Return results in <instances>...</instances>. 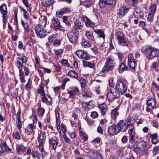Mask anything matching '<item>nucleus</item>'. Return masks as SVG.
Segmentation results:
<instances>
[{
    "instance_id": "f257e3e1",
    "label": "nucleus",
    "mask_w": 159,
    "mask_h": 159,
    "mask_svg": "<svg viewBox=\"0 0 159 159\" xmlns=\"http://www.w3.org/2000/svg\"><path fill=\"white\" fill-rule=\"evenodd\" d=\"M127 87L125 83L122 80H118L115 87H112L109 90L107 98L109 101H112L114 99L123 95L127 91Z\"/></svg>"
},
{
    "instance_id": "f03ea898",
    "label": "nucleus",
    "mask_w": 159,
    "mask_h": 159,
    "mask_svg": "<svg viewBox=\"0 0 159 159\" xmlns=\"http://www.w3.org/2000/svg\"><path fill=\"white\" fill-rule=\"evenodd\" d=\"M27 62L26 57L23 56L22 57H19L16 58L15 61L16 66L19 70L20 77L24 76V73L22 71L23 67V64Z\"/></svg>"
},
{
    "instance_id": "7ed1b4c3",
    "label": "nucleus",
    "mask_w": 159,
    "mask_h": 159,
    "mask_svg": "<svg viewBox=\"0 0 159 159\" xmlns=\"http://www.w3.org/2000/svg\"><path fill=\"white\" fill-rule=\"evenodd\" d=\"M116 2V0H100L99 4L100 7L110 10L115 6Z\"/></svg>"
},
{
    "instance_id": "20e7f679",
    "label": "nucleus",
    "mask_w": 159,
    "mask_h": 159,
    "mask_svg": "<svg viewBox=\"0 0 159 159\" xmlns=\"http://www.w3.org/2000/svg\"><path fill=\"white\" fill-rule=\"evenodd\" d=\"M115 62L113 58L109 57L107 59L105 65L103 67L101 71L102 73H107L110 70H112L115 65Z\"/></svg>"
},
{
    "instance_id": "39448f33",
    "label": "nucleus",
    "mask_w": 159,
    "mask_h": 159,
    "mask_svg": "<svg viewBox=\"0 0 159 159\" xmlns=\"http://www.w3.org/2000/svg\"><path fill=\"white\" fill-rule=\"evenodd\" d=\"M115 36L118 40V44L121 46L128 47V43L125 39V36L120 31H118L116 32Z\"/></svg>"
},
{
    "instance_id": "423d86ee",
    "label": "nucleus",
    "mask_w": 159,
    "mask_h": 159,
    "mask_svg": "<svg viewBox=\"0 0 159 159\" xmlns=\"http://www.w3.org/2000/svg\"><path fill=\"white\" fill-rule=\"evenodd\" d=\"M46 153L43 148V151H41L39 149L37 148H34L32 151L31 155L34 159H43V154L45 155Z\"/></svg>"
},
{
    "instance_id": "0eeeda50",
    "label": "nucleus",
    "mask_w": 159,
    "mask_h": 159,
    "mask_svg": "<svg viewBox=\"0 0 159 159\" xmlns=\"http://www.w3.org/2000/svg\"><path fill=\"white\" fill-rule=\"evenodd\" d=\"M35 31L37 36L39 38H44L47 34V32L43 25L39 24L37 25L35 28Z\"/></svg>"
},
{
    "instance_id": "6e6552de",
    "label": "nucleus",
    "mask_w": 159,
    "mask_h": 159,
    "mask_svg": "<svg viewBox=\"0 0 159 159\" xmlns=\"http://www.w3.org/2000/svg\"><path fill=\"white\" fill-rule=\"evenodd\" d=\"M46 138L45 133L40 131V134H39L38 137V140L39 143V148L41 151H43V148L45 142Z\"/></svg>"
},
{
    "instance_id": "1a4fd4ad",
    "label": "nucleus",
    "mask_w": 159,
    "mask_h": 159,
    "mask_svg": "<svg viewBox=\"0 0 159 159\" xmlns=\"http://www.w3.org/2000/svg\"><path fill=\"white\" fill-rule=\"evenodd\" d=\"M49 143L50 147L55 150L58 144L59 139L57 137L54 135L49 138Z\"/></svg>"
},
{
    "instance_id": "9d476101",
    "label": "nucleus",
    "mask_w": 159,
    "mask_h": 159,
    "mask_svg": "<svg viewBox=\"0 0 159 159\" xmlns=\"http://www.w3.org/2000/svg\"><path fill=\"white\" fill-rule=\"evenodd\" d=\"M76 55L80 59L88 60L90 58V57L88 52L83 50L80 49L76 52Z\"/></svg>"
},
{
    "instance_id": "9b49d317",
    "label": "nucleus",
    "mask_w": 159,
    "mask_h": 159,
    "mask_svg": "<svg viewBox=\"0 0 159 159\" xmlns=\"http://www.w3.org/2000/svg\"><path fill=\"white\" fill-rule=\"evenodd\" d=\"M51 26L53 28L58 30L63 31L65 30L64 27L61 25L60 22L57 19L54 18L52 19Z\"/></svg>"
},
{
    "instance_id": "f8f14e48",
    "label": "nucleus",
    "mask_w": 159,
    "mask_h": 159,
    "mask_svg": "<svg viewBox=\"0 0 159 159\" xmlns=\"http://www.w3.org/2000/svg\"><path fill=\"white\" fill-rule=\"evenodd\" d=\"M67 36L70 42L75 44L77 43L78 37V34H76L73 31L69 32L67 34Z\"/></svg>"
},
{
    "instance_id": "ddd939ff",
    "label": "nucleus",
    "mask_w": 159,
    "mask_h": 159,
    "mask_svg": "<svg viewBox=\"0 0 159 159\" xmlns=\"http://www.w3.org/2000/svg\"><path fill=\"white\" fill-rule=\"evenodd\" d=\"M147 107L146 109V111L148 112H150L151 110L154 108L156 105L155 99L152 98L148 99L147 102Z\"/></svg>"
},
{
    "instance_id": "4468645a",
    "label": "nucleus",
    "mask_w": 159,
    "mask_h": 159,
    "mask_svg": "<svg viewBox=\"0 0 159 159\" xmlns=\"http://www.w3.org/2000/svg\"><path fill=\"white\" fill-rule=\"evenodd\" d=\"M116 126L119 131H121L122 132H125L128 128L125 122L123 120L119 121L116 125Z\"/></svg>"
},
{
    "instance_id": "2eb2a0df",
    "label": "nucleus",
    "mask_w": 159,
    "mask_h": 159,
    "mask_svg": "<svg viewBox=\"0 0 159 159\" xmlns=\"http://www.w3.org/2000/svg\"><path fill=\"white\" fill-rule=\"evenodd\" d=\"M159 55V50L155 48L152 47L147 58L148 59L153 58L157 57Z\"/></svg>"
},
{
    "instance_id": "dca6fc26",
    "label": "nucleus",
    "mask_w": 159,
    "mask_h": 159,
    "mask_svg": "<svg viewBox=\"0 0 159 159\" xmlns=\"http://www.w3.org/2000/svg\"><path fill=\"white\" fill-rule=\"evenodd\" d=\"M67 93L69 94L70 98H73L79 93V91L77 87H72L68 90Z\"/></svg>"
},
{
    "instance_id": "f3484780",
    "label": "nucleus",
    "mask_w": 159,
    "mask_h": 159,
    "mask_svg": "<svg viewBox=\"0 0 159 159\" xmlns=\"http://www.w3.org/2000/svg\"><path fill=\"white\" fill-rule=\"evenodd\" d=\"M34 122L29 124L25 128V131L26 133L28 135H34Z\"/></svg>"
},
{
    "instance_id": "a211bd4d",
    "label": "nucleus",
    "mask_w": 159,
    "mask_h": 159,
    "mask_svg": "<svg viewBox=\"0 0 159 159\" xmlns=\"http://www.w3.org/2000/svg\"><path fill=\"white\" fill-rule=\"evenodd\" d=\"M108 132L110 135L113 136L117 134L119 131L117 128L116 125L110 126L108 128Z\"/></svg>"
},
{
    "instance_id": "6ab92c4d",
    "label": "nucleus",
    "mask_w": 159,
    "mask_h": 159,
    "mask_svg": "<svg viewBox=\"0 0 159 159\" xmlns=\"http://www.w3.org/2000/svg\"><path fill=\"white\" fill-rule=\"evenodd\" d=\"M93 31L86 30L85 32V37L89 42L94 41V37L93 36Z\"/></svg>"
},
{
    "instance_id": "aec40b11",
    "label": "nucleus",
    "mask_w": 159,
    "mask_h": 159,
    "mask_svg": "<svg viewBox=\"0 0 159 159\" xmlns=\"http://www.w3.org/2000/svg\"><path fill=\"white\" fill-rule=\"evenodd\" d=\"M26 150V148L22 144H18L16 146V151L19 154H22Z\"/></svg>"
},
{
    "instance_id": "412c9836",
    "label": "nucleus",
    "mask_w": 159,
    "mask_h": 159,
    "mask_svg": "<svg viewBox=\"0 0 159 159\" xmlns=\"http://www.w3.org/2000/svg\"><path fill=\"white\" fill-rule=\"evenodd\" d=\"M0 148H1L0 151V155H2L7 150L6 143L1 139H0Z\"/></svg>"
},
{
    "instance_id": "4be33fe9",
    "label": "nucleus",
    "mask_w": 159,
    "mask_h": 159,
    "mask_svg": "<svg viewBox=\"0 0 159 159\" xmlns=\"http://www.w3.org/2000/svg\"><path fill=\"white\" fill-rule=\"evenodd\" d=\"M83 23L82 21H80L78 20H76L74 22V28L75 30H81L83 26Z\"/></svg>"
},
{
    "instance_id": "5701e85b",
    "label": "nucleus",
    "mask_w": 159,
    "mask_h": 159,
    "mask_svg": "<svg viewBox=\"0 0 159 159\" xmlns=\"http://www.w3.org/2000/svg\"><path fill=\"white\" fill-rule=\"evenodd\" d=\"M83 20L87 27H93L94 25V23L89 18L86 16H85L83 18Z\"/></svg>"
},
{
    "instance_id": "b1692460",
    "label": "nucleus",
    "mask_w": 159,
    "mask_h": 159,
    "mask_svg": "<svg viewBox=\"0 0 159 159\" xmlns=\"http://www.w3.org/2000/svg\"><path fill=\"white\" fill-rule=\"evenodd\" d=\"M129 11V8L126 7H122L119 9L118 14L121 17H123Z\"/></svg>"
},
{
    "instance_id": "393cba45",
    "label": "nucleus",
    "mask_w": 159,
    "mask_h": 159,
    "mask_svg": "<svg viewBox=\"0 0 159 159\" xmlns=\"http://www.w3.org/2000/svg\"><path fill=\"white\" fill-rule=\"evenodd\" d=\"M118 69L119 73H122L124 71L127 70L128 67L125 63L122 62L119 65Z\"/></svg>"
},
{
    "instance_id": "a878e982",
    "label": "nucleus",
    "mask_w": 159,
    "mask_h": 159,
    "mask_svg": "<svg viewBox=\"0 0 159 159\" xmlns=\"http://www.w3.org/2000/svg\"><path fill=\"white\" fill-rule=\"evenodd\" d=\"M138 149L142 151H144L147 149L146 143L143 142H138Z\"/></svg>"
},
{
    "instance_id": "bb28decb",
    "label": "nucleus",
    "mask_w": 159,
    "mask_h": 159,
    "mask_svg": "<svg viewBox=\"0 0 159 159\" xmlns=\"http://www.w3.org/2000/svg\"><path fill=\"white\" fill-rule=\"evenodd\" d=\"M98 107L100 109L101 114L102 115H105L107 108L106 105L105 103H102L99 105Z\"/></svg>"
},
{
    "instance_id": "cd10ccee",
    "label": "nucleus",
    "mask_w": 159,
    "mask_h": 159,
    "mask_svg": "<svg viewBox=\"0 0 159 159\" xmlns=\"http://www.w3.org/2000/svg\"><path fill=\"white\" fill-rule=\"evenodd\" d=\"M0 11L1 13L4 16V17H5L6 15H7V6L4 3L1 5L0 6Z\"/></svg>"
},
{
    "instance_id": "c85d7f7f",
    "label": "nucleus",
    "mask_w": 159,
    "mask_h": 159,
    "mask_svg": "<svg viewBox=\"0 0 159 159\" xmlns=\"http://www.w3.org/2000/svg\"><path fill=\"white\" fill-rule=\"evenodd\" d=\"M119 109V107H117L112 111L111 113V116L112 119L115 120L119 115V113L117 111Z\"/></svg>"
},
{
    "instance_id": "c756f323",
    "label": "nucleus",
    "mask_w": 159,
    "mask_h": 159,
    "mask_svg": "<svg viewBox=\"0 0 159 159\" xmlns=\"http://www.w3.org/2000/svg\"><path fill=\"white\" fill-rule=\"evenodd\" d=\"M67 75L70 77H72L74 78L77 79L79 81V79H78V75L77 73L74 70H70L68 73Z\"/></svg>"
},
{
    "instance_id": "7c9ffc66",
    "label": "nucleus",
    "mask_w": 159,
    "mask_h": 159,
    "mask_svg": "<svg viewBox=\"0 0 159 159\" xmlns=\"http://www.w3.org/2000/svg\"><path fill=\"white\" fill-rule=\"evenodd\" d=\"M127 126H133V125L135 122V120L133 118L129 117L125 121Z\"/></svg>"
},
{
    "instance_id": "2f4dec72",
    "label": "nucleus",
    "mask_w": 159,
    "mask_h": 159,
    "mask_svg": "<svg viewBox=\"0 0 159 159\" xmlns=\"http://www.w3.org/2000/svg\"><path fill=\"white\" fill-rule=\"evenodd\" d=\"M150 136L152 139V143L156 144L158 143L159 140L157 138V135L156 133L153 134H151Z\"/></svg>"
},
{
    "instance_id": "473e14b6",
    "label": "nucleus",
    "mask_w": 159,
    "mask_h": 159,
    "mask_svg": "<svg viewBox=\"0 0 159 159\" xmlns=\"http://www.w3.org/2000/svg\"><path fill=\"white\" fill-rule=\"evenodd\" d=\"M39 88L38 90V93L40 94L42 96H45V93L44 91V84L41 83L39 86Z\"/></svg>"
},
{
    "instance_id": "72a5a7b5",
    "label": "nucleus",
    "mask_w": 159,
    "mask_h": 159,
    "mask_svg": "<svg viewBox=\"0 0 159 159\" xmlns=\"http://www.w3.org/2000/svg\"><path fill=\"white\" fill-rule=\"evenodd\" d=\"M151 47L148 45L143 46L141 49V51L143 53L147 54L148 56Z\"/></svg>"
},
{
    "instance_id": "f704fd0d",
    "label": "nucleus",
    "mask_w": 159,
    "mask_h": 159,
    "mask_svg": "<svg viewBox=\"0 0 159 159\" xmlns=\"http://www.w3.org/2000/svg\"><path fill=\"white\" fill-rule=\"evenodd\" d=\"M128 148L132 149L133 151H135L138 149V142H134V143H129L128 145Z\"/></svg>"
},
{
    "instance_id": "c9c22d12",
    "label": "nucleus",
    "mask_w": 159,
    "mask_h": 159,
    "mask_svg": "<svg viewBox=\"0 0 159 159\" xmlns=\"http://www.w3.org/2000/svg\"><path fill=\"white\" fill-rule=\"evenodd\" d=\"M94 32L98 34L100 38H102L103 40L104 39L105 37V34L101 30L96 29L94 30Z\"/></svg>"
},
{
    "instance_id": "e433bc0d",
    "label": "nucleus",
    "mask_w": 159,
    "mask_h": 159,
    "mask_svg": "<svg viewBox=\"0 0 159 159\" xmlns=\"http://www.w3.org/2000/svg\"><path fill=\"white\" fill-rule=\"evenodd\" d=\"M82 94L83 97L85 98L91 97L92 95V93L89 90H84Z\"/></svg>"
},
{
    "instance_id": "4c0bfd02",
    "label": "nucleus",
    "mask_w": 159,
    "mask_h": 159,
    "mask_svg": "<svg viewBox=\"0 0 159 159\" xmlns=\"http://www.w3.org/2000/svg\"><path fill=\"white\" fill-rule=\"evenodd\" d=\"M38 114L40 118H42L45 112V109L41 107H38L37 109Z\"/></svg>"
},
{
    "instance_id": "58836bf2",
    "label": "nucleus",
    "mask_w": 159,
    "mask_h": 159,
    "mask_svg": "<svg viewBox=\"0 0 159 159\" xmlns=\"http://www.w3.org/2000/svg\"><path fill=\"white\" fill-rule=\"evenodd\" d=\"M94 2L93 0H89L85 1L83 3V5L86 8L90 7Z\"/></svg>"
},
{
    "instance_id": "ea45409f",
    "label": "nucleus",
    "mask_w": 159,
    "mask_h": 159,
    "mask_svg": "<svg viewBox=\"0 0 159 159\" xmlns=\"http://www.w3.org/2000/svg\"><path fill=\"white\" fill-rule=\"evenodd\" d=\"M156 11V5L155 4L151 5L149 8V13L155 14Z\"/></svg>"
},
{
    "instance_id": "a19ab883",
    "label": "nucleus",
    "mask_w": 159,
    "mask_h": 159,
    "mask_svg": "<svg viewBox=\"0 0 159 159\" xmlns=\"http://www.w3.org/2000/svg\"><path fill=\"white\" fill-rule=\"evenodd\" d=\"M54 0H48L46 1H43L42 2L43 5L44 7H48L53 3Z\"/></svg>"
},
{
    "instance_id": "79ce46f5",
    "label": "nucleus",
    "mask_w": 159,
    "mask_h": 159,
    "mask_svg": "<svg viewBox=\"0 0 159 159\" xmlns=\"http://www.w3.org/2000/svg\"><path fill=\"white\" fill-rule=\"evenodd\" d=\"M21 25L23 26L25 31L26 32H28L29 31L28 24L26 22V21H24L23 20H21Z\"/></svg>"
},
{
    "instance_id": "37998d69",
    "label": "nucleus",
    "mask_w": 159,
    "mask_h": 159,
    "mask_svg": "<svg viewBox=\"0 0 159 159\" xmlns=\"http://www.w3.org/2000/svg\"><path fill=\"white\" fill-rule=\"evenodd\" d=\"M128 65L130 68L133 69L134 70H135V67L136 66V64L135 61H133L128 62Z\"/></svg>"
},
{
    "instance_id": "c03bdc74",
    "label": "nucleus",
    "mask_w": 159,
    "mask_h": 159,
    "mask_svg": "<svg viewBox=\"0 0 159 159\" xmlns=\"http://www.w3.org/2000/svg\"><path fill=\"white\" fill-rule=\"evenodd\" d=\"M82 46L85 48H88L91 47V44L89 42L83 41L81 43Z\"/></svg>"
},
{
    "instance_id": "a18cd8bd",
    "label": "nucleus",
    "mask_w": 159,
    "mask_h": 159,
    "mask_svg": "<svg viewBox=\"0 0 159 159\" xmlns=\"http://www.w3.org/2000/svg\"><path fill=\"white\" fill-rule=\"evenodd\" d=\"M57 34H53L49 36L48 40L50 42H52L56 38Z\"/></svg>"
},
{
    "instance_id": "49530a36",
    "label": "nucleus",
    "mask_w": 159,
    "mask_h": 159,
    "mask_svg": "<svg viewBox=\"0 0 159 159\" xmlns=\"http://www.w3.org/2000/svg\"><path fill=\"white\" fill-rule=\"evenodd\" d=\"M60 62L62 65H65L67 67L69 66V65L68 62V61L66 59H62L60 61Z\"/></svg>"
},
{
    "instance_id": "de8ad7c7",
    "label": "nucleus",
    "mask_w": 159,
    "mask_h": 159,
    "mask_svg": "<svg viewBox=\"0 0 159 159\" xmlns=\"http://www.w3.org/2000/svg\"><path fill=\"white\" fill-rule=\"evenodd\" d=\"M54 53L57 56H60L61 55L63 52L62 49L55 50L54 51Z\"/></svg>"
},
{
    "instance_id": "09e8293b",
    "label": "nucleus",
    "mask_w": 159,
    "mask_h": 159,
    "mask_svg": "<svg viewBox=\"0 0 159 159\" xmlns=\"http://www.w3.org/2000/svg\"><path fill=\"white\" fill-rule=\"evenodd\" d=\"M62 138L64 139L65 141L67 143H70L71 140L70 139L67 137L66 134H64L62 135Z\"/></svg>"
},
{
    "instance_id": "8fccbe9b",
    "label": "nucleus",
    "mask_w": 159,
    "mask_h": 159,
    "mask_svg": "<svg viewBox=\"0 0 159 159\" xmlns=\"http://www.w3.org/2000/svg\"><path fill=\"white\" fill-rule=\"evenodd\" d=\"M134 137L135 136L134 134L129 135V143H134V142H135L134 139Z\"/></svg>"
},
{
    "instance_id": "3c124183",
    "label": "nucleus",
    "mask_w": 159,
    "mask_h": 159,
    "mask_svg": "<svg viewBox=\"0 0 159 159\" xmlns=\"http://www.w3.org/2000/svg\"><path fill=\"white\" fill-rule=\"evenodd\" d=\"M80 135L81 136V138L83 140L86 141L88 140V136L86 134H85L83 132H82L80 134Z\"/></svg>"
},
{
    "instance_id": "603ef678",
    "label": "nucleus",
    "mask_w": 159,
    "mask_h": 159,
    "mask_svg": "<svg viewBox=\"0 0 159 159\" xmlns=\"http://www.w3.org/2000/svg\"><path fill=\"white\" fill-rule=\"evenodd\" d=\"M128 57V62L132 61L135 60L134 58V57L133 54L131 53H129L127 56Z\"/></svg>"
},
{
    "instance_id": "864d4df0",
    "label": "nucleus",
    "mask_w": 159,
    "mask_h": 159,
    "mask_svg": "<svg viewBox=\"0 0 159 159\" xmlns=\"http://www.w3.org/2000/svg\"><path fill=\"white\" fill-rule=\"evenodd\" d=\"M17 126L18 129L20 131L21 130V128L22 127V123L21 121L20 118H18V121L17 124Z\"/></svg>"
},
{
    "instance_id": "5fc2aeb1",
    "label": "nucleus",
    "mask_w": 159,
    "mask_h": 159,
    "mask_svg": "<svg viewBox=\"0 0 159 159\" xmlns=\"http://www.w3.org/2000/svg\"><path fill=\"white\" fill-rule=\"evenodd\" d=\"M23 3L26 7L27 10L29 12H30L31 10V7L29 5L27 1L24 2H23Z\"/></svg>"
},
{
    "instance_id": "6e6d98bb",
    "label": "nucleus",
    "mask_w": 159,
    "mask_h": 159,
    "mask_svg": "<svg viewBox=\"0 0 159 159\" xmlns=\"http://www.w3.org/2000/svg\"><path fill=\"white\" fill-rule=\"evenodd\" d=\"M64 14V13H63V12H62V10L60 9L59 11H57L56 12V16L58 18H60Z\"/></svg>"
},
{
    "instance_id": "4d7b16f0",
    "label": "nucleus",
    "mask_w": 159,
    "mask_h": 159,
    "mask_svg": "<svg viewBox=\"0 0 159 159\" xmlns=\"http://www.w3.org/2000/svg\"><path fill=\"white\" fill-rule=\"evenodd\" d=\"M154 14L149 13L147 18V20L148 21L151 22L153 19V16Z\"/></svg>"
},
{
    "instance_id": "13d9d810",
    "label": "nucleus",
    "mask_w": 159,
    "mask_h": 159,
    "mask_svg": "<svg viewBox=\"0 0 159 159\" xmlns=\"http://www.w3.org/2000/svg\"><path fill=\"white\" fill-rule=\"evenodd\" d=\"M13 137L16 139L20 140V136L17 132H16L15 134L13 133Z\"/></svg>"
},
{
    "instance_id": "bf43d9fd",
    "label": "nucleus",
    "mask_w": 159,
    "mask_h": 159,
    "mask_svg": "<svg viewBox=\"0 0 159 159\" xmlns=\"http://www.w3.org/2000/svg\"><path fill=\"white\" fill-rule=\"evenodd\" d=\"M81 84V88H82V90H83L84 88L86 86V83L85 80L83 79L82 80V81L80 82Z\"/></svg>"
},
{
    "instance_id": "052dcab7",
    "label": "nucleus",
    "mask_w": 159,
    "mask_h": 159,
    "mask_svg": "<svg viewBox=\"0 0 159 159\" xmlns=\"http://www.w3.org/2000/svg\"><path fill=\"white\" fill-rule=\"evenodd\" d=\"M61 128L62 132L66 134V127L64 124L62 123L61 125Z\"/></svg>"
},
{
    "instance_id": "680f3d73",
    "label": "nucleus",
    "mask_w": 159,
    "mask_h": 159,
    "mask_svg": "<svg viewBox=\"0 0 159 159\" xmlns=\"http://www.w3.org/2000/svg\"><path fill=\"white\" fill-rule=\"evenodd\" d=\"M94 157L96 158V159H101L102 156L101 154L98 152L95 153V155H94Z\"/></svg>"
},
{
    "instance_id": "e2e57ef3",
    "label": "nucleus",
    "mask_w": 159,
    "mask_h": 159,
    "mask_svg": "<svg viewBox=\"0 0 159 159\" xmlns=\"http://www.w3.org/2000/svg\"><path fill=\"white\" fill-rule=\"evenodd\" d=\"M30 79L28 80V83L25 85V89L27 90H28L31 89V83L29 82Z\"/></svg>"
},
{
    "instance_id": "0e129e2a",
    "label": "nucleus",
    "mask_w": 159,
    "mask_h": 159,
    "mask_svg": "<svg viewBox=\"0 0 159 159\" xmlns=\"http://www.w3.org/2000/svg\"><path fill=\"white\" fill-rule=\"evenodd\" d=\"M56 126L57 127V128L58 130L59 131V132H61L60 129V122L59 121H58L57 118H56Z\"/></svg>"
},
{
    "instance_id": "69168bd1",
    "label": "nucleus",
    "mask_w": 159,
    "mask_h": 159,
    "mask_svg": "<svg viewBox=\"0 0 159 159\" xmlns=\"http://www.w3.org/2000/svg\"><path fill=\"white\" fill-rule=\"evenodd\" d=\"M98 113L96 111H93L91 112V116L92 117L95 118L98 116Z\"/></svg>"
},
{
    "instance_id": "338daca9",
    "label": "nucleus",
    "mask_w": 159,
    "mask_h": 159,
    "mask_svg": "<svg viewBox=\"0 0 159 159\" xmlns=\"http://www.w3.org/2000/svg\"><path fill=\"white\" fill-rule=\"evenodd\" d=\"M61 10H62V12L64 13V14L68 13L70 12V10L67 7L62 8L61 9Z\"/></svg>"
},
{
    "instance_id": "774afa93",
    "label": "nucleus",
    "mask_w": 159,
    "mask_h": 159,
    "mask_svg": "<svg viewBox=\"0 0 159 159\" xmlns=\"http://www.w3.org/2000/svg\"><path fill=\"white\" fill-rule=\"evenodd\" d=\"M60 88L58 87H55L54 89V91L55 93V95H57L58 94Z\"/></svg>"
}]
</instances>
